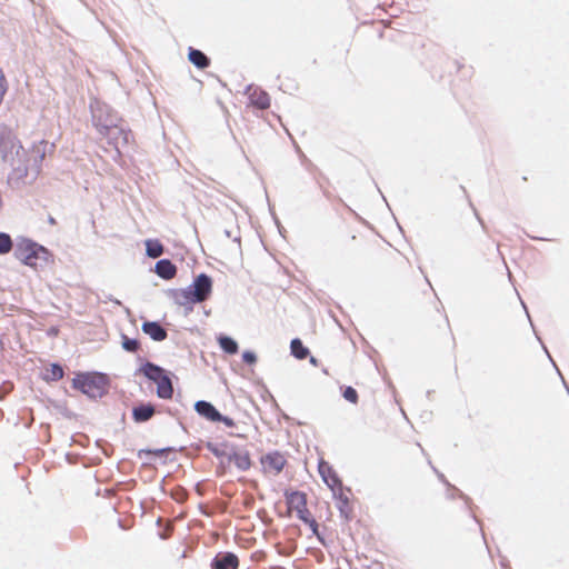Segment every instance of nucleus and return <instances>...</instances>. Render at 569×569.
<instances>
[{"instance_id": "f257e3e1", "label": "nucleus", "mask_w": 569, "mask_h": 569, "mask_svg": "<svg viewBox=\"0 0 569 569\" xmlns=\"http://www.w3.org/2000/svg\"><path fill=\"white\" fill-rule=\"evenodd\" d=\"M108 387L109 379L104 373L81 372L72 379V388L90 398L102 397L108 391Z\"/></svg>"}, {"instance_id": "f03ea898", "label": "nucleus", "mask_w": 569, "mask_h": 569, "mask_svg": "<svg viewBox=\"0 0 569 569\" xmlns=\"http://www.w3.org/2000/svg\"><path fill=\"white\" fill-rule=\"evenodd\" d=\"M289 515L296 512L297 517L308 525L312 532L318 536V523L308 509V497L305 492L298 490H287L284 492Z\"/></svg>"}, {"instance_id": "7ed1b4c3", "label": "nucleus", "mask_w": 569, "mask_h": 569, "mask_svg": "<svg viewBox=\"0 0 569 569\" xmlns=\"http://www.w3.org/2000/svg\"><path fill=\"white\" fill-rule=\"evenodd\" d=\"M342 244L351 253L371 257L375 253L378 242L367 238L352 227H347L342 236Z\"/></svg>"}, {"instance_id": "20e7f679", "label": "nucleus", "mask_w": 569, "mask_h": 569, "mask_svg": "<svg viewBox=\"0 0 569 569\" xmlns=\"http://www.w3.org/2000/svg\"><path fill=\"white\" fill-rule=\"evenodd\" d=\"M23 147L9 127L0 126V153L4 162L14 166L20 159Z\"/></svg>"}, {"instance_id": "39448f33", "label": "nucleus", "mask_w": 569, "mask_h": 569, "mask_svg": "<svg viewBox=\"0 0 569 569\" xmlns=\"http://www.w3.org/2000/svg\"><path fill=\"white\" fill-rule=\"evenodd\" d=\"M142 373L157 383V396L161 399H171L173 396V387L171 379L167 372L159 366L147 362L141 368Z\"/></svg>"}, {"instance_id": "423d86ee", "label": "nucleus", "mask_w": 569, "mask_h": 569, "mask_svg": "<svg viewBox=\"0 0 569 569\" xmlns=\"http://www.w3.org/2000/svg\"><path fill=\"white\" fill-rule=\"evenodd\" d=\"M262 472L270 476H278L287 465V458L280 451L268 452L260 458Z\"/></svg>"}, {"instance_id": "0eeeda50", "label": "nucleus", "mask_w": 569, "mask_h": 569, "mask_svg": "<svg viewBox=\"0 0 569 569\" xmlns=\"http://www.w3.org/2000/svg\"><path fill=\"white\" fill-rule=\"evenodd\" d=\"M39 252H46L44 248L31 241H22L18 244L16 256L24 264L36 267Z\"/></svg>"}, {"instance_id": "6e6552de", "label": "nucleus", "mask_w": 569, "mask_h": 569, "mask_svg": "<svg viewBox=\"0 0 569 569\" xmlns=\"http://www.w3.org/2000/svg\"><path fill=\"white\" fill-rule=\"evenodd\" d=\"M212 282L207 274H200L196 278L192 290L188 292L189 300L192 302H202L208 299L211 293Z\"/></svg>"}, {"instance_id": "1a4fd4ad", "label": "nucleus", "mask_w": 569, "mask_h": 569, "mask_svg": "<svg viewBox=\"0 0 569 569\" xmlns=\"http://www.w3.org/2000/svg\"><path fill=\"white\" fill-rule=\"evenodd\" d=\"M318 471L322 480L330 488L331 491L335 489H339V487L342 486V481L338 477L332 466L329 462L325 461L323 459H320L319 461Z\"/></svg>"}, {"instance_id": "9d476101", "label": "nucleus", "mask_w": 569, "mask_h": 569, "mask_svg": "<svg viewBox=\"0 0 569 569\" xmlns=\"http://www.w3.org/2000/svg\"><path fill=\"white\" fill-rule=\"evenodd\" d=\"M54 146L50 144L47 140H41L37 143H33L31 147V152L34 154L33 157V170L36 174L40 173L42 161L44 160L48 152H52Z\"/></svg>"}, {"instance_id": "9b49d317", "label": "nucleus", "mask_w": 569, "mask_h": 569, "mask_svg": "<svg viewBox=\"0 0 569 569\" xmlns=\"http://www.w3.org/2000/svg\"><path fill=\"white\" fill-rule=\"evenodd\" d=\"M333 498L337 500V507L340 513L348 518L351 512V503H350V495L351 491L348 488H345L343 485L339 487V489L332 490Z\"/></svg>"}, {"instance_id": "f8f14e48", "label": "nucleus", "mask_w": 569, "mask_h": 569, "mask_svg": "<svg viewBox=\"0 0 569 569\" xmlns=\"http://www.w3.org/2000/svg\"><path fill=\"white\" fill-rule=\"evenodd\" d=\"M239 560L234 553H218L212 560V569H238Z\"/></svg>"}, {"instance_id": "ddd939ff", "label": "nucleus", "mask_w": 569, "mask_h": 569, "mask_svg": "<svg viewBox=\"0 0 569 569\" xmlns=\"http://www.w3.org/2000/svg\"><path fill=\"white\" fill-rule=\"evenodd\" d=\"M194 410L198 415L209 421L218 422V420L221 419V413L208 401H197L194 405Z\"/></svg>"}, {"instance_id": "4468645a", "label": "nucleus", "mask_w": 569, "mask_h": 569, "mask_svg": "<svg viewBox=\"0 0 569 569\" xmlns=\"http://www.w3.org/2000/svg\"><path fill=\"white\" fill-rule=\"evenodd\" d=\"M250 104L260 109L266 110L270 107V96L259 88H254L249 92Z\"/></svg>"}, {"instance_id": "2eb2a0df", "label": "nucleus", "mask_w": 569, "mask_h": 569, "mask_svg": "<svg viewBox=\"0 0 569 569\" xmlns=\"http://www.w3.org/2000/svg\"><path fill=\"white\" fill-rule=\"evenodd\" d=\"M229 462L234 465L239 470L246 471L251 467V457L247 450L233 451L229 458Z\"/></svg>"}, {"instance_id": "dca6fc26", "label": "nucleus", "mask_w": 569, "mask_h": 569, "mask_svg": "<svg viewBox=\"0 0 569 569\" xmlns=\"http://www.w3.org/2000/svg\"><path fill=\"white\" fill-rule=\"evenodd\" d=\"M142 331L154 341H162L167 338V331L158 322L146 321L142 323Z\"/></svg>"}, {"instance_id": "f3484780", "label": "nucleus", "mask_w": 569, "mask_h": 569, "mask_svg": "<svg viewBox=\"0 0 569 569\" xmlns=\"http://www.w3.org/2000/svg\"><path fill=\"white\" fill-rule=\"evenodd\" d=\"M154 271L160 278L169 280L177 274V267L169 259H162L156 263Z\"/></svg>"}, {"instance_id": "a211bd4d", "label": "nucleus", "mask_w": 569, "mask_h": 569, "mask_svg": "<svg viewBox=\"0 0 569 569\" xmlns=\"http://www.w3.org/2000/svg\"><path fill=\"white\" fill-rule=\"evenodd\" d=\"M154 415V407L150 403L140 405L132 410V417L137 422H144Z\"/></svg>"}, {"instance_id": "6ab92c4d", "label": "nucleus", "mask_w": 569, "mask_h": 569, "mask_svg": "<svg viewBox=\"0 0 569 569\" xmlns=\"http://www.w3.org/2000/svg\"><path fill=\"white\" fill-rule=\"evenodd\" d=\"M188 58L189 61L199 69H206L210 64L209 58L198 49L190 48Z\"/></svg>"}, {"instance_id": "aec40b11", "label": "nucleus", "mask_w": 569, "mask_h": 569, "mask_svg": "<svg viewBox=\"0 0 569 569\" xmlns=\"http://www.w3.org/2000/svg\"><path fill=\"white\" fill-rule=\"evenodd\" d=\"M146 252L150 258H159L163 253V246L157 239H148L146 241Z\"/></svg>"}, {"instance_id": "412c9836", "label": "nucleus", "mask_w": 569, "mask_h": 569, "mask_svg": "<svg viewBox=\"0 0 569 569\" xmlns=\"http://www.w3.org/2000/svg\"><path fill=\"white\" fill-rule=\"evenodd\" d=\"M290 350L293 357L299 360H303L308 357L309 350L303 346L302 341L298 338L291 340Z\"/></svg>"}, {"instance_id": "4be33fe9", "label": "nucleus", "mask_w": 569, "mask_h": 569, "mask_svg": "<svg viewBox=\"0 0 569 569\" xmlns=\"http://www.w3.org/2000/svg\"><path fill=\"white\" fill-rule=\"evenodd\" d=\"M220 348L228 355H236L238 352V343L228 336H220L218 338Z\"/></svg>"}, {"instance_id": "5701e85b", "label": "nucleus", "mask_w": 569, "mask_h": 569, "mask_svg": "<svg viewBox=\"0 0 569 569\" xmlns=\"http://www.w3.org/2000/svg\"><path fill=\"white\" fill-rule=\"evenodd\" d=\"M122 348L129 352H136L140 348V342L137 339H131L123 335L121 338Z\"/></svg>"}, {"instance_id": "b1692460", "label": "nucleus", "mask_w": 569, "mask_h": 569, "mask_svg": "<svg viewBox=\"0 0 569 569\" xmlns=\"http://www.w3.org/2000/svg\"><path fill=\"white\" fill-rule=\"evenodd\" d=\"M62 377H63V369L61 368V366L52 363L50 366V368L47 369V377L46 378L48 380L57 381V380L62 379Z\"/></svg>"}, {"instance_id": "393cba45", "label": "nucleus", "mask_w": 569, "mask_h": 569, "mask_svg": "<svg viewBox=\"0 0 569 569\" xmlns=\"http://www.w3.org/2000/svg\"><path fill=\"white\" fill-rule=\"evenodd\" d=\"M108 136L114 140H118V138H121L123 140V143H128V140H129V132H127L118 127L108 128Z\"/></svg>"}, {"instance_id": "a878e982", "label": "nucleus", "mask_w": 569, "mask_h": 569, "mask_svg": "<svg viewBox=\"0 0 569 569\" xmlns=\"http://www.w3.org/2000/svg\"><path fill=\"white\" fill-rule=\"evenodd\" d=\"M12 249V240L8 233L0 232V254L9 253Z\"/></svg>"}, {"instance_id": "bb28decb", "label": "nucleus", "mask_w": 569, "mask_h": 569, "mask_svg": "<svg viewBox=\"0 0 569 569\" xmlns=\"http://www.w3.org/2000/svg\"><path fill=\"white\" fill-rule=\"evenodd\" d=\"M342 396L343 398L348 401V402H351L353 405H357L358 403V400H359V396H358V392L355 388L352 387H346L343 389V392H342Z\"/></svg>"}, {"instance_id": "cd10ccee", "label": "nucleus", "mask_w": 569, "mask_h": 569, "mask_svg": "<svg viewBox=\"0 0 569 569\" xmlns=\"http://www.w3.org/2000/svg\"><path fill=\"white\" fill-rule=\"evenodd\" d=\"M242 360L248 365H253L257 361V357L251 351H244L242 353Z\"/></svg>"}, {"instance_id": "c85d7f7f", "label": "nucleus", "mask_w": 569, "mask_h": 569, "mask_svg": "<svg viewBox=\"0 0 569 569\" xmlns=\"http://www.w3.org/2000/svg\"><path fill=\"white\" fill-rule=\"evenodd\" d=\"M218 421L223 422L224 426H227L229 428H233L236 426L233 419L222 416V415H221V419H219Z\"/></svg>"}, {"instance_id": "c756f323", "label": "nucleus", "mask_w": 569, "mask_h": 569, "mask_svg": "<svg viewBox=\"0 0 569 569\" xmlns=\"http://www.w3.org/2000/svg\"><path fill=\"white\" fill-rule=\"evenodd\" d=\"M295 86H291V87H286L283 86V83H280V89L283 90V91H288L289 89H293Z\"/></svg>"}, {"instance_id": "7c9ffc66", "label": "nucleus", "mask_w": 569, "mask_h": 569, "mask_svg": "<svg viewBox=\"0 0 569 569\" xmlns=\"http://www.w3.org/2000/svg\"><path fill=\"white\" fill-rule=\"evenodd\" d=\"M309 361L311 365L318 366V360L315 357H311Z\"/></svg>"}, {"instance_id": "2f4dec72", "label": "nucleus", "mask_w": 569, "mask_h": 569, "mask_svg": "<svg viewBox=\"0 0 569 569\" xmlns=\"http://www.w3.org/2000/svg\"><path fill=\"white\" fill-rule=\"evenodd\" d=\"M442 322H443L445 327L448 328V321L446 318H442Z\"/></svg>"}]
</instances>
